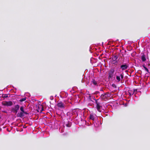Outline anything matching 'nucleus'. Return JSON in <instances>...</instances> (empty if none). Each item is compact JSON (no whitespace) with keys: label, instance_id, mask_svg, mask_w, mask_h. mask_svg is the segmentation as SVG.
<instances>
[{"label":"nucleus","instance_id":"obj_1","mask_svg":"<svg viewBox=\"0 0 150 150\" xmlns=\"http://www.w3.org/2000/svg\"><path fill=\"white\" fill-rule=\"evenodd\" d=\"M115 70L114 69H111L108 72V78L109 80H111L115 78L114 74Z\"/></svg>","mask_w":150,"mask_h":150},{"label":"nucleus","instance_id":"obj_2","mask_svg":"<svg viewBox=\"0 0 150 150\" xmlns=\"http://www.w3.org/2000/svg\"><path fill=\"white\" fill-rule=\"evenodd\" d=\"M95 103L96 104V107L98 110L99 112L101 111L102 106L101 105V103L99 102V100L97 99L95 100Z\"/></svg>","mask_w":150,"mask_h":150},{"label":"nucleus","instance_id":"obj_3","mask_svg":"<svg viewBox=\"0 0 150 150\" xmlns=\"http://www.w3.org/2000/svg\"><path fill=\"white\" fill-rule=\"evenodd\" d=\"M2 104L3 105L7 106H11L13 104L12 102L11 101H4L2 102Z\"/></svg>","mask_w":150,"mask_h":150},{"label":"nucleus","instance_id":"obj_4","mask_svg":"<svg viewBox=\"0 0 150 150\" xmlns=\"http://www.w3.org/2000/svg\"><path fill=\"white\" fill-rule=\"evenodd\" d=\"M65 104L61 102H58L57 106L61 109H64V108Z\"/></svg>","mask_w":150,"mask_h":150},{"label":"nucleus","instance_id":"obj_5","mask_svg":"<svg viewBox=\"0 0 150 150\" xmlns=\"http://www.w3.org/2000/svg\"><path fill=\"white\" fill-rule=\"evenodd\" d=\"M43 110V107L41 105H39L38 106L37 111L38 112H41Z\"/></svg>","mask_w":150,"mask_h":150},{"label":"nucleus","instance_id":"obj_6","mask_svg":"<svg viewBox=\"0 0 150 150\" xmlns=\"http://www.w3.org/2000/svg\"><path fill=\"white\" fill-rule=\"evenodd\" d=\"M123 78V75L122 74H120L119 76H116V79L118 82H119L120 81L121 79H122Z\"/></svg>","mask_w":150,"mask_h":150},{"label":"nucleus","instance_id":"obj_7","mask_svg":"<svg viewBox=\"0 0 150 150\" xmlns=\"http://www.w3.org/2000/svg\"><path fill=\"white\" fill-rule=\"evenodd\" d=\"M128 67V66L127 64L122 65L120 66V68L122 70H124L127 69Z\"/></svg>","mask_w":150,"mask_h":150},{"label":"nucleus","instance_id":"obj_8","mask_svg":"<svg viewBox=\"0 0 150 150\" xmlns=\"http://www.w3.org/2000/svg\"><path fill=\"white\" fill-rule=\"evenodd\" d=\"M19 108V106L18 105H15L14 108L13 109V110L14 111L16 112V113L18 111V110Z\"/></svg>","mask_w":150,"mask_h":150},{"label":"nucleus","instance_id":"obj_9","mask_svg":"<svg viewBox=\"0 0 150 150\" xmlns=\"http://www.w3.org/2000/svg\"><path fill=\"white\" fill-rule=\"evenodd\" d=\"M141 59L142 62H145L146 60V56L144 53L142 54Z\"/></svg>","mask_w":150,"mask_h":150},{"label":"nucleus","instance_id":"obj_10","mask_svg":"<svg viewBox=\"0 0 150 150\" xmlns=\"http://www.w3.org/2000/svg\"><path fill=\"white\" fill-rule=\"evenodd\" d=\"M96 115L93 114H91L90 115V119L94 121L96 117Z\"/></svg>","mask_w":150,"mask_h":150},{"label":"nucleus","instance_id":"obj_11","mask_svg":"<svg viewBox=\"0 0 150 150\" xmlns=\"http://www.w3.org/2000/svg\"><path fill=\"white\" fill-rule=\"evenodd\" d=\"M118 57L117 55H113L112 57V59L113 61H116Z\"/></svg>","mask_w":150,"mask_h":150},{"label":"nucleus","instance_id":"obj_12","mask_svg":"<svg viewBox=\"0 0 150 150\" xmlns=\"http://www.w3.org/2000/svg\"><path fill=\"white\" fill-rule=\"evenodd\" d=\"M25 113L21 112L20 113H18L17 114V116L20 117H22L23 116V114Z\"/></svg>","mask_w":150,"mask_h":150},{"label":"nucleus","instance_id":"obj_13","mask_svg":"<svg viewBox=\"0 0 150 150\" xmlns=\"http://www.w3.org/2000/svg\"><path fill=\"white\" fill-rule=\"evenodd\" d=\"M92 83L95 85H97V82L94 80H93V81L92 82Z\"/></svg>","mask_w":150,"mask_h":150},{"label":"nucleus","instance_id":"obj_14","mask_svg":"<svg viewBox=\"0 0 150 150\" xmlns=\"http://www.w3.org/2000/svg\"><path fill=\"white\" fill-rule=\"evenodd\" d=\"M129 94V96H131V95H133L134 93V92L133 91H129L128 92Z\"/></svg>","mask_w":150,"mask_h":150},{"label":"nucleus","instance_id":"obj_15","mask_svg":"<svg viewBox=\"0 0 150 150\" xmlns=\"http://www.w3.org/2000/svg\"><path fill=\"white\" fill-rule=\"evenodd\" d=\"M26 98L25 97L22 99H20L19 101L20 102H23V101H25L26 100Z\"/></svg>","mask_w":150,"mask_h":150},{"label":"nucleus","instance_id":"obj_16","mask_svg":"<svg viewBox=\"0 0 150 150\" xmlns=\"http://www.w3.org/2000/svg\"><path fill=\"white\" fill-rule=\"evenodd\" d=\"M20 110L22 112L25 113L24 111V110L23 107V106H21V107L20 108Z\"/></svg>","mask_w":150,"mask_h":150},{"label":"nucleus","instance_id":"obj_17","mask_svg":"<svg viewBox=\"0 0 150 150\" xmlns=\"http://www.w3.org/2000/svg\"><path fill=\"white\" fill-rule=\"evenodd\" d=\"M142 66L144 68L145 70L146 71H147V72L148 71V69L145 67V66L144 65H143Z\"/></svg>","mask_w":150,"mask_h":150},{"label":"nucleus","instance_id":"obj_18","mask_svg":"<svg viewBox=\"0 0 150 150\" xmlns=\"http://www.w3.org/2000/svg\"><path fill=\"white\" fill-rule=\"evenodd\" d=\"M8 96L6 94L4 96V97L5 98H7L8 97Z\"/></svg>","mask_w":150,"mask_h":150},{"label":"nucleus","instance_id":"obj_19","mask_svg":"<svg viewBox=\"0 0 150 150\" xmlns=\"http://www.w3.org/2000/svg\"><path fill=\"white\" fill-rule=\"evenodd\" d=\"M59 130H61V132H63V130H62L61 129V128H59Z\"/></svg>","mask_w":150,"mask_h":150},{"label":"nucleus","instance_id":"obj_20","mask_svg":"<svg viewBox=\"0 0 150 150\" xmlns=\"http://www.w3.org/2000/svg\"><path fill=\"white\" fill-rule=\"evenodd\" d=\"M106 94H105L104 95H103V97L105 96V97H106Z\"/></svg>","mask_w":150,"mask_h":150},{"label":"nucleus","instance_id":"obj_21","mask_svg":"<svg viewBox=\"0 0 150 150\" xmlns=\"http://www.w3.org/2000/svg\"><path fill=\"white\" fill-rule=\"evenodd\" d=\"M67 127H70L69 126H68V125H67Z\"/></svg>","mask_w":150,"mask_h":150}]
</instances>
